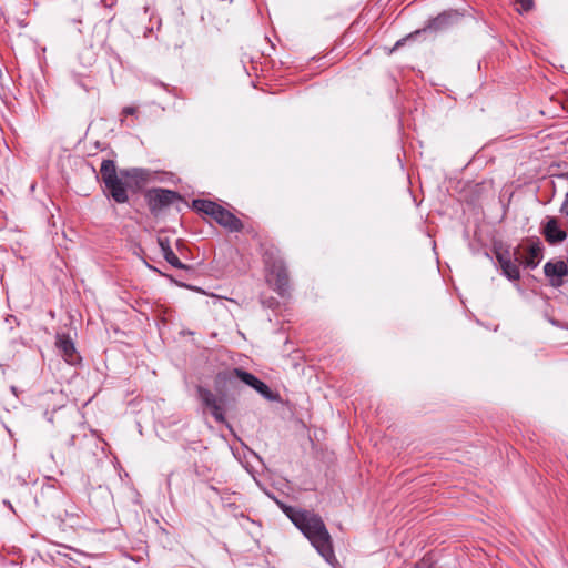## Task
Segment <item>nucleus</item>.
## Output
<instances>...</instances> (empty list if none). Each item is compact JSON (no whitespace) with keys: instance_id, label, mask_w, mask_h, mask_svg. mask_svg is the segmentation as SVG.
I'll return each mask as SVG.
<instances>
[{"instance_id":"22","label":"nucleus","mask_w":568,"mask_h":568,"mask_svg":"<svg viewBox=\"0 0 568 568\" xmlns=\"http://www.w3.org/2000/svg\"><path fill=\"white\" fill-rule=\"evenodd\" d=\"M209 488H210L211 490H213V491L217 493V488H216V487H214L213 485H210V486H209Z\"/></svg>"},{"instance_id":"11","label":"nucleus","mask_w":568,"mask_h":568,"mask_svg":"<svg viewBox=\"0 0 568 568\" xmlns=\"http://www.w3.org/2000/svg\"><path fill=\"white\" fill-rule=\"evenodd\" d=\"M261 248L263 263L267 272L285 264L280 250L274 244L264 243Z\"/></svg>"},{"instance_id":"4","label":"nucleus","mask_w":568,"mask_h":568,"mask_svg":"<svg viewBox=\"0 0 568 568\" xmlns=\"http://www.w3.org/2000/svg\"><path fill=\"white\" fill-rule=\"evenodd\" d=\"M459 19H460V14L456 10L444 11V12L439 13L437 17H435L433 19H429L427 21V23L422 29H418V30H416L414 32H410L405 38L399 39L395 43V45L393 47L392 52L397 50L402 45H404V43L407 40L416 38L422 32H426V31H433V32L444 31V30L450 28L452 26H454L455 23H457L459 21Z\"/></svg>"},{"instance_id":"10","label":"nucleus","mask_w":568,"mask_h":568,"mask_svg":"<svg viewBox=\"0 0 568 568\" xmlns=\"http://www.w3.org/2000/svg\"><path fill=\"white\" fill-rule=\"evenodd\" d=\"M544 272L547 277H550V284L554 287H560L564 284L562 277L568 274V267L562 261L547 262L544 266Z\"/></svg>"},{"instance_id":"1","label":"nucleus","mask_w":568,"mask_h":568,"mask_svg":"<svg viewBox=\"0 0 568 568\" xmlns=\"http://www.w3.org/2000/svg\"><path fill=\"white\" fill-rule=\"evenodd\" d=\"M100 176L105 186V193L118 204L128 203L129 194L140 193L152 180L153 174L143 168L123 169L118 172L113 160H103Z\"/></svg>"},{"instance_id":"20","label":"nucleus","mask_w":568,"mask_h":568,"mask_svg":"<svg viewBox=\"0 0 568 568\" xmlns=\"http://www.w3.org/2000/svg\"><path fill=\"white\" fill-rule=\"evenodd\" d=\"M136 113V108L135 106H124L123 110H122V114L124 115H134Z\"/></svg>"},{"instance_id":"13","label":"nucleus","mask_w":568,"mask_h":568,"mask_svg":"<svg viewBox=\"0 0 568 568\" xmlns=\"http://www.w3.org/2000/svg\"><path fill=\"white\" fill-rule=\"evenodd\" d=\"M55 345L59 353L68 364H74L78 361L79 357L77 355L74 343L69 335L58 334Z\"/></svg>"},{"instance_id":"8","label":"nucleus","mask_w":568,"mask_h":568,"mask_svg":"<svg viewBox=\"0 0 568 568\" xmlns=\"http://www.w3.org/2000/svg\"><path fill=\"white\" fill-rule=\"evenodd\" d=\"M239 378L244 384H246L250 387H253L255 382H257V377L253 375L252 373H248L242 368H231V369H224L220 371L215 376L216 384L222 385H232L234 379Z\"/></svg>"},{"instance_id":"18","label":"nucleus","mask_w":568,"mask_h":568,"mask_svg":"<svg viewBox=\"0 0 568 568\" xmlns=\"http://www.w3.org/2000/svg\"><path fill=\"white\" fill-rule=\"evenodd\" d=\"M518 11L519 13L528 12L532 9L534 2L532 0H519L518 1Z\"/></svg>"},{"instance_id":"17","label":"nucleus","mask_w":568,"mask_h":568,"mask_svg":"<svg viewBox=\"0 0 568 568\" xmlns=\"http://www.w3.org/2000/svg\"><path fill=\"white\" fill-rule=\"evenodd\" d=\"M258 394H261L265 399L272 400L275 398L271 388L261 379H257L253 387Z\"/></svg>"},{"instance_id":"15","label":"nucleus","mask_w":568,"mask_h":568,"mask_svg":"<svg viewBox=\"0 0 568 568\" xmlns=\"http://www.w3.org/2000/svg\"><path fill=\"white\" fill-rule=\"evenodd\" d=\"M159 246L164 260L175 268L186 270L187 266L183 264L171 248L170 240L168 237L158 239Z\"/></svg>"},{"instance_id":"14","label":"nucleus","mask_w":568,"mask_h":568,"mask_svg":"<svg viewBox=\"0 0 568 568\" xmlns=\"http://www.w3.org/2000/svg\"><path fill=\"white\" fill-rule=\"evenodd\" d=\"M542 244L538 237L530 241L527 247V256L524 260V264L528 268H535L540 260L542 258Z\"/></svg>"},{"instance_id":"6","label":"nucleus","mask_w":568,"mask_h":568,"mask_svg":"<svg viewBox=\"0 0 568 568\" xmlns=\"http://www.w3.org/2000/svg\"><path fill=\"white\" fill-rule=\"evenodd\" d=\"M197 397L202 405L210 410L217 423L225 422L224 399L203 386L196 387Z\"/></svg>"},{"instance_id":"23","label":"nucleus","mask_w":568,"mask_h":568,"mask_svg":"<svg viewBox=\"0 0 568 568\" xmlns=\"http://www.w3.org/2000/svg\"><path fill=\"white\" fill-rule=\"evenodd\" d=\"M11 390H12V393H14V394H16V392H17L16 386H12V387H11Z\"/></svg>"},{"instance_id":"2","label":"nucleus","mask_w":568,"mask_h":568,"mask_svg":"<svg viewBox=\"0 0 568 568\" xmlns=\"http://www.w3.org/2000/svg\"><path fill=\"white\" fill-rule=\"evenodd\" d=\"M283 511L327 562L336 560L331 535L321 516L291 506H284Z\"/></svg>"},{"instance_id":"21","label":"nucleus","mask_w":568,"mask_h":568,"mask_svg":"<svg viewBox=\"0 0 568 568\" xmlns=\"http://www.w3.org/2000/svg\"><path fill=\"white\" fill-rule=\"evenodd\" d=\"M3 504H4V505L10 509V510L14 511V508H13L12 504H11L9 500L4 499V500H3Z\"/></svg>"},{"instance_id":"12","label":"nucleus","mask_w":568,"mask_h":568,"mask_svg":"<svg viewBox=\"0 0 568 568\" xmlns=\"http://www.w3.org/2000/svg\"><path fill=\"white\" fill-rule=\"evenodd\" d=\"M542 234L546 241L551 245L561 243L567 239V232L560 230L556 217H547V222L542 229Z\"/></svg>"},{"instance_id":"7","label":"nucleus","mask_w":568,"mask_h":568,"mask_svg":"<svg viewBox=\"0 0 568 568\" xmlns=\"http://www.w3.org/2000/svg\"><path fill=\"white\" fill-rule=\"evenodd\" d=\"M518 252L516 248L515 253L511 255L508 250L505 251H496V258L501 268L503 275H505L509 281H518L520 278V271L518 266V258L515 256Z\"/></svg>"},{"instance_id":"9","label":"nucleus","mask_w":568,"mask_h":568,"mask_svg":"<svg viewBox=\"0 0 568 568\" xmlns=\"http://www.w3.org/2000/svg\"><path fill=\"white\" fill-rule=\"evenodd\" d=\"M267 276L268 283L280 296L284 297L288 295L291 287L288 272L285 264L268 271Z\"/></svg>"},{"instance_id":"3","label":"nucleus","mask_w":568,"mask_h":568,"mask_svg":"<svg viewBox=\"0 0 568 568\" xmlns=\"http://www.w3.org/2000/svg\"><path fill=\"white\" fill-rule=\"evenodd\" d=\"M192 207L205 215L211 216L216 223L230 232H240L243 229L242 221L222 205L205 199L192 201Z\"/></svg>"},{"instance_id":"5","label":"nucleus","mask_w":568,"mask_h":568,"mask_svg":"<svg viewBox=\"0 0 568 568\" xmlns=\"http://www.w3.org/2000/svg\"><path fill=\"white\" fill-rule=\"evenodd\" d=\"M144 197L151 214L154 216L159 215L164 209L181 200V195L178 192L160 187L148 190Z\"/></svg>"},{"instance_id":"16","label":"nucleus","mask_w":568,"mask_h":568,"mask_svg":"<svg viewBox=\"0 0 568 568\" xmlns=\"http://www.w3.org/2000/svg\"><path fill=\"white\" fill-rule=\"evenodd\" d=\"M187 478L186 471H172L166 479V485L169 491L172 489V485L175 483L179 488H182V484L185 483Z\"/></svg>"},{"instance_id":"19","label":"nucleus","mask_w":568,"mask_h":568,"mask_svg":"<svg viewBox=\"0 0 568 568\" xmlns=\"http://www.w3.org/2000/svg\"><path fill=\"white\" fill-rule=\"evenodd\" d=\"M560 212L568 216V192L565 195V200L560 206Z\"/></svg>"}]
</instances>
